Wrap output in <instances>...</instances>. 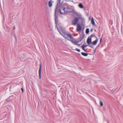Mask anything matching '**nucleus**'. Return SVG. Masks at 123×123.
I'll return each mask as SVG.
<instances>
[{
	"label": "nucleus",
	"mask_w": 123,
	"mask_h": 123,
	"mask_svg": "<svg viewBox=\"0 0 123 123\" xmlns=\"http://www.w3.org/2000/svg\"><path fill=\"white\" fill-rule=\"evenodd\" d=\"M57 29L59 33L65 38L67 39L68 40L72 38L73 37L71 34L66 32L61 27H57Z\"/></svg>",
	"instance_id": "obj_1"
},
{
	"label": "nucleus",
	"mask_w": 123,
	"mask_h": 123,
	"mask_svg": "<svg viewBox=\"0 0 123 123\" xmlns=\"http://www.w3.org/2000/svg\"><path fill=\"white\" fill-rule=\"evenodd\" d=\"M68 7L67 6L66 8V9L67 10H65V7H63V8H62V9L60 10V13L61 14H62L63 13L62 12V11H63L64 12V13H67L68 12H72L75 15H76V16H77L78 17H80V16H81L80 14H79L76 11H74L73 10L72 11L68 12V11L67 10L68 9Z\"/></svg>",
	"instance_id": "obj_2"
},
{
	"label": "nucleus",
	"mask_w": 123,
	"mask_h": 123,
	"mask_svg": "<svg viewBox=\"0 0 123 123\" xmlns=\"http://www.w3.org/2000/svg\"><path fill=\"white\" fill-rule=\"evenodd\" d=\"M81 16H80V17H78L77 18L75 17L74 18V19L72 21V24L73 25H75L77 23L79 19L81 18Z\"/></svg>",
	"instance_id": "obj_3"
},
{
	"label": "nucleus",
	"mask_w": 123,
	"mask_h": 123,
	"mask_svg": "<svg viewBox=\"0 0 123 123\" xmlns=\"http://www.w3.org/2000/svg\"><path fill=\"white\" fill-rule=\"evenodd\" d=\"M69 41H70L74 44L77 45L79 46H80V45L78 44V42L76 41L74 39L73 37L70 40H69Z\"/></svg>",
	"instance_id": "obj_4"
},
{
	"label": "nucleus",
	"mask_w": 123,
	"mask_h": 123,
	"mask_svg": "<svg viewBox=\"0 0 123 123\" xmlns=\"http://www.w3.org/2000/svg\"><path fill=\"white\" fill-rule=\"evenodd\" d=\"M54 1L52 0H50L48 2V5L49 7H51L52 6V3Z\"/></svg>",
	"instance_id": "obj_5"
},
{
	"label": "nucleus",
	"mask_w": 123,
	"mask_h": 123,
	"mask_svg": "<svg viewBox=\"0 0 123 123\" xmlns=\"http://www.w3.org/2000/svg\"><path fill=\"white\" fill-rule=\"evenodd\" d=\"M87 42L88 44H90L92 43V39L90 37H88L87 39Z\"/></svg>",
	"instance_id": "obj_6"
},
{
	"label": "nucleus",
	"mask_w": 123,
	"mask_h": 123,
	"mask_svg": "<svg viewBox=\"0 0 123 123\" xmlns=\"http://www.w3.org/2000/svg\"><path fill=\"white\" fill-rule=\"evenodd\" d=\"M41 66L40 64V68L39 70V75L40 79H41Z\"/></svg>",
	"instance_id": "obj_7"
},
{
	"label": "nucleus",
	"mask_w": 123,
	"mask_h": 123,
	"mask_svg": "<svg viewBox=\"0 0 123 123\" xmlns=\"http://www.w3.org/2000/svg\"><path fill=\"white\" fill-rule=\"evenodd\" d=\"M81 26L79 24L78 25L76 30L77 31H81Z\"/></svg>",
	"instance_id": "obj_8"
},
{
	"label": "nucleus",
	"mask_w": 123,
	"mask_h": 123,
	"mask_svg": "<svg viewBox=\"0 0 123 123\" xmlns=\"http://www.w3.org/2000/svg\"><path fill=\"white\" fill-rule=\"evenodd\" d=\"M98 39L97 37H96V40L93 41L92 43V44L94 45H96L98 42Z\"/></svg>",
	"instance_id": "obj_9"
},
{
	"label": "nucleus",
	"mask_w": 123,
	"mask_h": 123,
	"mask_svg": "<svg viewBox=\"0 0 123 123\" xmlns=\"http://www.w3.org/2000/svg\"><path fill=\"white\" fill-rule=\"evenodd\" d=\"M91 23L93 25H95V23L94 21L93 18V17L92 18L91 21Z\"/></svg>",
	"instance_id": "obj_10"
},
{
	"label": "nucleus",
	"mask_w": 123,
	"mask_h": 123,
	"mask_svg": "<svg viewBox=\"0 0 123 123\" xmlns=\"http://www.w3.org/2000/svg\"><path fill=\"white\" fill-rule=\"evenodd\" d=\"M81 54L83 55V56H86L88 54L87 53H84V52H82L81 53Z\"/></svg>",
	"instance_id": "obj_11"
},
{
	"label": "nucleus",
	"mask_w": 123,
	"mask_h": 123,
	"mask_svg": "<svg viewBox=\"0 0 123 123\" xmlns=\"http://www.w3.org/2000/svg\"><path fill=\"white\" fill-rule=\"evenodd\" d=\"M79 6L80 8H82L84 7L83 6L81 3H80L79 4Z\"/></svg>",
	"instance_id": "obj_12"
},
{
	"label": "nucleus",
	"mask_w": 123,
	"mask_h": 123,
	"mask_svg": "<svg viewBox=\"0 0 123 123\" xmlns=\"http://www.w3.org/2000/svg\"><path fill=\"white\" fill-rule=\"evenodd\" d=\"M95 37L96 38V37H97L95 34H92L89 37H91V38L92 39V37Z\"/></svg>",
	"instance_id": "obj_13"
},
{
	"label": "nucleus",
	"mask_w": 123,
	"mask_h": 123,
	"mask_svg": "<svg viewBox=\"0 0 123 123\" xmlns=\"http://www.w3.org/2000/svg\"><path fill=\"white\" fill-rule=\"evenodd\" d=\"M100 106H103V103H102V102L101 101V100H100Z\"/></svg>",
	"instance_id": "obj_14"
},
{
	"label": "nucleus",
	"mask_w": 123,
	"mask_h": 123,
	"mask_svg": "<svg viewBox=\"0 0 123 123\" xmlns=\"http://www.w3.org/2000/svg\"><path fill=\"white\" fill-rule=\"evenodd\" d=\"M86 34H88L89 32V30L88 28H87L86 30Z\"/></svg>",
	"instance_id": "obj_15"
},
{
	"label": "nucleus",
	"mask_w": 123,
	"mask_h": 123,
	"mask_svg": "<svg viewBox=\"0 0 123 123\" xmlns=\"http://www.w3.org/2000/svg\"><path fill=\"white\" fill-rule=\"evenodd\" d=\"M86 47V46L85 45H83L82 46V49L83 50H85V48Z\"/></svg>",
	"instance_id": "obj_16"
},
{
	"label": "nucleus",
	"mask_w": 123,
	"mask_h": 123,
	"mask_svg": "<svg viewBox=\"0 0 123 123\" xmlns=\"http://www.w3.org/2000/svg\"><path fill=\"white\" fill-rule=\"evenodd\" d=\"M76 50L77 51L79 52H80V50L79 49H78L77 48H76L75 49H74V50Z\"/></svg>",
	"instance_id": "obj_17"
},
{
	"label": "nucleus",
	"mask_w": 123,
	"mask_h": 123,
	"mask_svg": "<svg viewBox=\"0 0 123 123\" xmlns=\"http://www.w3.org/2000/svg\"><path fill=\"white\" fill-rule=\"evenodd\" d=\"M102 38H101L100 39V43H102Z\"/></svg>",
	"instance_id": "obj_18"
},
{
	"label": "nucleus",
	"mask_w": 123,
	"mask_h": 123,
	"mask_svg": "<svg viewBox=\"0 0 123 123\" xmlns=\"http://www.w3.org/2000/svg\"><path fill=\"white\" fill-rule=\"evenodd\" d=\"M21 89L22 90V91L23 92V88H21Z\"/></svg>",
	"instance_id": "obj_19"
},
{
	"label": "nucleus",
	"mask_w": 123,
	"mask_h": 123,
	"mask_svg": "<svg viewBox=\"0 0 123 123\" xmlns=\"http://www.w3.org/2000/svg\"><path fill=\"white\" fill-rule=\"evenodd\" d=\"M55 23H56V24H57V23H56V21H55Z\"/></svg>",
	"instance_id": "obj_20"
},
{
	"label": "nucleus",
	"mask_w": 123,
	"mask_h": 123,
	"mask_svg": "<svg viewBox=\"0 0 123 123\" xmlns=\"http://www.w3.org/2000/svg\"><path fill=\"white\" fill-rule=\"evenodd\" d=\"M92 31V29L91 30V31Z\"/></svg>",
	"instance_id": "obj_21"
}]
</instances>
